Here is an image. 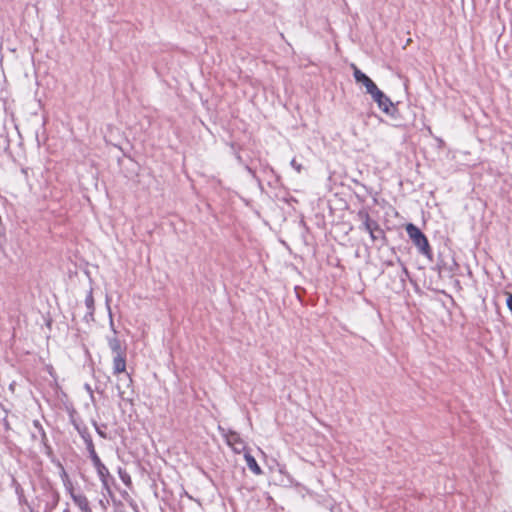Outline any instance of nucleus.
<instances>
[{
  "label": "nucleus",
  "instance_id": "f257e3e1",
  "mask_svg": "<svg viewBox=\"0 0 512 512\" xmlns=\"http://www.w3.org/2000/svg\"><path fill=\"white\" fill-rule=\"evenodd\" d=\"M78 431L85 442L86 448L89 452L90 459L97 471L100 480L102 481L103 485L107 487V478L110 476V473L107 467L101 462L99 456L97 455L90 433L87 431L86 428L78 429Z\"/></svg>",
  "mask_w": 512,
  "mask_h": 512
},
{
  "label": "nucleus",
  "instance_id": "f03ea898",
  "mask_svg": "<svg viewBox=\"0 0 512 512\" xmlns=\"http://www.w3.org/2000/svg\"><path fill=\"white\" fill-rule=\"evenodd\" d=\"M358 218L362 221V224L359 226V229L369 233L370 238L373 242L381 241L382 245H385L387 243V238L384 230L380 227L377 221L371 219L367 211L360 210L358 212Z\"/></svg>",
  "mask_w": 512,
  "mask_h": 512
},
{
  "label": "nucleus",
  "instance_id": "7ed1b4c3",
  "mask_svg": "<svg viewBox=\"0 0 512 512\" xmlns=\"http://www.w3.org/2000/svg\"><path fill=\"white\" fill-rule=\"evenodd\" d=\"M406 232L419 252L425 256H431V248L424 233L414 224L409 223L406 226Z\"/></svg>",
  "mask_w": 512,
  "mask_h": 512
},
{
  "label": "nucleus",
  "instance_id": "20e7f679",
  "mask_svg": "<svg viewBox=\"0 0 512 512\" xmlns=\"http://www.w3.org/2000/svg\"><path fill=\"white\" fill-rule=\"evenodd\" d=\"M219 431L221 432L222 436L224 437L226 444L231 447V449L235 453H241L245 450V442L240 437V435L232 430H226L222 428L221 426L218 427Z\"/></svg>",
  "mask_w": 512,
  "mask_h": 512
},
{
  "label": "nucleus",
  "instance_id": "39448f33",
  "mask_svg": "<svg viewBox=\"0 0 512 512\" xmlns=\"http://www.w3.org/2000/svg\"><path fill=\"white\" fill-rule=\"evenodd\" d=\"M368 94L371 95L372 99L377 103L380 110H382L384 113L390 115L391 111L394 109V105L390 98L386 96L378 87L377 85L374 86Z\"/></svg>",
  "mask_w": 512,
  "mask_h": 512
},
{
  "label": "nucleus",
  "instance_id": "423d86ee",
  "mask_svg": "<svg viewBox=\"0 0 512 512\" xmlns=\"http://www.w3.org/2000/svg\"><path fill=\"white\" fill-rule=\"evenodd\" d=\"M132 378L131 375L127 372L118 375L116 389L118 391L119 397L124 401H132V394L133 391L131 390L130 393L128 390L132 386Z\"/></svg>",
  "mask_w": 512,
  "mask_h": 512
},
{
  "label": "nucleus",
  "instance_id": "0eeeda50",
  "mask_svg": "<svg viewBox=\"0 0 512 512\" xmlns=\"http://www.w3.org/2000/svg\"><path fill=\"white\" fill-rule=\"evenodd\" d=\"M108 310H109L110 328L113 331L114 335H116L117 331L114 327L112 313H111V310L109 307H108ZM107 342H108L109 348L115 355L126 353L125 349H123L121 346L120 340L116 336L107 337Z\"/></svg>",
  "mask_w": 512,
  "mask_h": 512
},
{
  "label": "nucleus",
  "instance_id": "6e6552de",
  "mask_svg": "<svg viewBox=\"0 0 512 512\" xmlns=\"http://www.w3.org/2000/svg\"><path fill=\"white\" fill-rule=\"evenodd\" d=\"M353 69V76L357 83H361L366 88V92H369L376 84L365 74L355 64H351Z\"/></svg>",
  "mask_w": 512,
  "mask_h": 512
},
{
  "label": "nucleus",
  "instance_id": "1a4fd4ad",
  "mask_svg": "<svg viewBox=\"0 0 512 512\" xmlns=\"http://www.w3.org/2000/svg\"><path fill=\"white\" fill-rule=\"evenodd\" d=\"M85 306L87 308V313L84 315V320L87 323H89L90 321H94L95 302L92 288L89 290L88 294L85 297Z\"/></svg>",
  "mask_w": 512,
  "mask_h": 512
},
{
  "label": "nucleus",
  "instance_id": "9d476101",
  "mask_svg": "<svg viewBox=\"0 0 512 512\" xmlns=\"http://www.w3.org/2000/svg\"><path fill=\"white\" fill-rule=\"evenodd\" d=\"M126 372V353L113 357V374L121 375Z\"/></svg>",
  "mask_w": 512,
  "mask_h": 512
},
{
  "label": "nucleus",
  "instance_id": "9b49d317",
  "mask_svg": "<svg viewBox=\"0 0 512 512\" xmlns=\"http://www.w3.org/2000/svg\"><path fill=\"white\" fill-rule=\"evenodd\" d=\"M74 504L81 510V512H92L88 498L82 494L72 495Z\"/></svg>",
  "mask_w": 512,
  "mask_h": 512
},
{
  "label": "nucleus",
  "instance_id": "f8f14e48",
  "mask_svg": "<svg viewBox=\"0 0 512 512\" xmlns=\"http://www.w3.org/2000/svg\"><path fill=\"white\" fill-rule=\"evenodd\" d=\"M244 459L250 471H252L255 475L262 474L263 471L261 467L258 465L256 459L250 453H245Z\"/></svg>",
  "mask_w": 512,
  "mask_h": 512
},
{
  "label": "nucleus",
  "instance_id": "ddd939ff",
  "mask_svg": "<svg viewBox=\"0 0 512 512\" xmlns=\"http://www.w3.org/2000/svg\"><path fill=\"white\" fill-rule=\"evenodd\" d=\"M398 263L400 264V270L397 272V276L402 284V286L404 285L405 281H406V278L408 277V270L406 268V266L403 264V262H401V260L398 258L397 259Z\"/></svg>",
  "mask_w": 512,
  "mask_h": 512
},
{
  "label": "nucleus",
  "instance_id": "4468645a",
  "mask_svg": "<svg viewBox=\"0 0 512 512\" xmlns=\"http://www.w3.org/2000/svg\"><path fill=\"white\" fill-rule=\"evenodd\" d=\"M64 486L71 498H72V495L78 494L77 492H75L73 484L68 478L66 480H64Z\"/></svg>",
  "mask_w": 512,
  "mask_h": 512
},
{
  "label": "nucleus",
  "instance_id": "2eb2a0df",
  "mask_svg": "<svg viewBox=\"0 0 512 512\" xmlns=\"http://www.w3.org/2000/svg\"><path fill=\"white\" fill-rule=\"evenodd\" d=\"M291 166L298 172L300 173L301 170H302V165L300 163H298L295 159H292L291 162H290Z\"/></svg>",
  "mask_w": 512,
  "mask_h": 512
},
{
  "label": "nucleus",
  "instance_id": "dca6fc26",
  "mask_svg": "<svg viewBox=\"0 0 512 512\" xmlns=\"http://www.w3.org/2000/svg\"><path fill=\"white\" fill-rule=\"evenodd\" d=\"M119 474H120V478L122 479V481L125 484H128L130 482V477H129V475L126 472L122 473V471L120 470Z\"/></svg>",
  "mask_w": 512,
  "mask_h": 512
},
{
  "label": "nucleus",
  "instance_id": "f3484780",
  "mask_svg": "<svg viewBox=\"0 0 512 512\" xmlns=\"http://www.w3.org/2000/svg\"><path fill=\"white\" fill-rule=\"evenodd\" d=\"M94 426H95V428H96V431H97L98 435H99L100 437H102V438H106V434H105V432H103L102 430H100V429H99V427L97 426V423H96V422H94Z\"/></svg>",
  "mask_w": 512,
  "mask_h": 512
},
{
  "label": "nucleus",
  "instance_id": "a211bd4d",
  "mask_svg": "<svg viewBox=\"0 0 512 512\" xmlns=\"http://www.w3.org/2000/svg\"><path fill=\"white\" fill-rule=\"evenodd\" d=\"M34 425H35L36 427H38V428L42 431V437H43V439H44V438H46L45 432L43 431L42 426L40 425L39 421H37V420H36V421H34Z\"/></svg>",
  "mask_w": 512,
  "mask_h": 512
},
{
  "label": "nucleus",
  "instance_id": "6ab92c4d",
  "mask_svg": "<svg viewBox=\"0 0 512 512\" xmlns=\"http://www.w3.org/2000/svg\"><path fill=\"white\" fill-rule=\"evenodd\" d=\"M85 389L92 395L93 391L89 384H85Z\"/></svg>",
  "mask_w": 512,
  "mask_h": 512
},
{
  "label": "nucleus",
  "instance_id": "aec40b11",
  "mask_svg": "<svg viewBox=\"0 0 512 512\" xmlns=\"http://www.w3.org/2000/svg\"><path fill=\"white\" fill-rule=\"evenodd\" d=\"M63 512H71V511H70V508L67 506V507L63 510Z\"/></svg>",
  "mask_w": 512,
  "mask_h": 512
},
{
  "label": "nucleus",
  "instance_id": "412c9836",
  "mask_svg": "<svg viewBox=\"0 0 512 512\" xmlns=\"http://www.w3.org/2000/svg\"><path fill=\"white\" fill-rule=\"evenodd\" d=\"M246 169H247L250 173H252L251 168H249V167L247 166V167H246Z\"/></svg>",
  "mask_w": 512,
  "mask_h": 512
}]
</instances>
